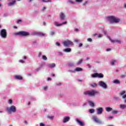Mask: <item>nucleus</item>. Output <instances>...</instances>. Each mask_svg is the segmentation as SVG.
Instances as JSON below:
<instances>
[{
  "label": "nucleus",
  "instance_id": "1",
  "mask_svg": "<svg viewBox=\"0 0 126 126\" xmlns=\"http://www.w3.org/2000/svg\"><path fill=\"white\" fill-rule=\"evenodd\" d=\"M99 92L97 91L96 90H92L90 91H86L84 92L83 94L86 96H90L91 97H94L95 96V94H98Z\"/></svg>",
  "mask_w": 126,
  "mask_h": 126
},
{
  "label": "nucleus",
  "instance_id": "2",
  "mask_svg": "<svg viewBox=\"0 0 126 126\" xmlns=\"http://www.w3.org/2000/svg\"><path fill=\"white\" fill-rule=\"evenodd\" d=\"M6 111L9 113V114H11V113H15L16 112V107L15 106L12 105L10 107H7Z\"/></svg>",
  "mask_w": 126,
  "mask_h": 126
},
{
  "label": "nucleus",
  "instance_id": "3",
  "mask_svg": "<svg viewBox=\"0 0 126 126\" xmlns=\"http://www.w3.org/2000/svg\"><path fill=\"white\" fill-rule=\"evenodd\" d=\"M108 19L111 23H113L114 22L117 23L119 22V21H120L119 19H116L114 16L108 17Z\"/></svg>",
  "mask_w": 126,
  "mask_h": 126
},
{
  "label": "nucleus",
  "instance_id": "4",
  "mask_svg": "<svg viewBox=\"0 0 126 126\" xmlns=\"http://www.w3.org/2000/svg\"><path fill=\"white\" fill-rule=\"evenodd\" d=\"M0 35L2 37V38H6V37H7L6 30L2 29L0 32Z\"/></svg>",
  "mask_w": 126,
  "mask_h": 126
},
{
  "label": "nucleus",
  "instance_id": "5",
  "mask_svg": "<svg viewBox=\"0 0 126 126\" xmlns=\"http://www.w3.org/2000/svg\"><path fill=\"white\" fill-rule=\"evenodd\" d=\"M16 35H20V36H23L24 37H26L27 36H29L30 33L28 32L21 31L16 33Z\"/></svg>",
  "mask_w": 126,
  "mask_h": 126
},
{
  "label": "nucleus",
  "instance_id": "6",
  "mask_svg": "<svg viewBox=\"0 0 126 126\" xmlns=\"http://www.w3.org/2000/svg\"><path fill=\"white\" fill-rule=\"evenodd\" d=\"M98 85L100 87H102V88H103V89H107V88H108V87L107 86V84H106L103 81L98 82Z\"/></svg>",
  "mask_w": 126,
  "mask_h": 126
},
{
  "label": "nucleus",
  "instance_id": "7",
  "mask_svg": "<svg viewBox=\"0 0 126 126\" xmlns=\"http://www.w3.org/2000/svg\"><path fill=\"white\" fill-rule=\"evenodd\" d=\"M93 119L94 122H95L97 124H102V122H101V120H100V119H99V118H98L97 117L94 116H93Z\"/></svg>",
  "mask_w": 126,
  "mask_h": 126
},
{
  "label": "nucleus",
  "instance_id": "8",
  "mask_svg": "<svg viewBox=\"0 0 126 126\" xmlns=\"http://www.w3.org/2000/svg\"><path fill=\"white\" fill-rule=\"evenodd\" d=\"M119 95L120 96H122V99H126V91H122L120 92L119 93Z\"/></svg>",
  "mask_w": 126,
  "mask_h": 126
},
{
  "label": "nucleus",
  "instance_id": "9",
  "mask_svg": "<svg viewBox=\"0 0 126 126\" xmlns=\"http://www.w3.org/2000/svg\"><path fill=\"white\" fill-rule=\"evenodd\" d=\"M63 44L64 46H65V47H67V46H69V45H73V43H72V42H71L69 40L64 41L63 43Z\"/></svg>",
  "mask_w": 126,
  "mask_h": 126
},
{
  "label": "nucleus",
  "instance_id": "10",
  "mask_svg": "<svg viewBox=\"0 0 126 126\" xmlns=\"http://www.w3.org/2000/svg\"><path fill=\"white\" fill-rule=\"evenodd\" d=\"M96 110H97V115H101L103 113L102 107H99V108H96Z\"/></svg>",
  "mask_w": 126,
  "mask_h": 126
},
{
  "label": "nucleus",
  "instance_id": "11",
  "mask_svg": "<svg viewBox=\"0 0 126 126\" xmlns=\"http://www.w3.org/2000/svg\"><path fill=\"white\" fill-rule=\"evenodd\" d=\"M67 23V22L65 21L62 23H59L57 22H55V26H62V25H63V24H66Z\"/></svg>",
  "mask_w": 126,
  "mask_h": 126
},
{
  "label": "nucleus",
  "instance_id": "12",
  "mask_svg": "<svg viewBox=\"0 0 126 126\" xmlns=\"http://www.w3.org/2000/svg\"><path fill=\"white\" fill-rule=\"evenodd\" d=\"M60 16L61 19H62V20H63L64 18H65V15H64V14H63V12H61V13L60 14Z\"/></svg>",
  "mask_w": 126,
  "mask_h": 126
},
{
  "label": "nucleus",
  "instance_id": "13",
  "mask_svg": "<svg viewBox=\"0 0 126 126\" xmlns=\"http://www.w3.org/2000/svg\"><path fill=\"white\" fill-rule=\"evenodd\" d=\"M76 121L77 123H78V124H79V125H80V126H84V123H83L82 121H80V120H79V119H76Z\"/></svg>",
  "mask_w": 126,
  "mask_h": 126
},
{
  "label": "nucleus",
  "instance_id": "14",
  "mask_svg": "<svg viewBox=\"0 0 126 126\" xmlns=\"http://www.w3.org/2000/svg\"><path fill=\"white\" fill-rule=\"evenodd\" d=\"M16 2V0H12V1L11 2L8 3V5L9 6H12V5H14Z\"/></svg>",
  "mask_w": 126,
  "mask_h": 126
},
{
  "label": "nucleus",
  "instance_id": "15",
  "mask_svg": "<svg viewBox=\"0 0 126 126\" xmlns=\"http://www.w3.org/2000/svg\"><path fill=\"white\" fill-rule=\"evenodd\" d=\"M110 40L112 43H118V44H121L122 43V42L120 40H113L111 38H110Z\"/></svg>",
  "mask_w": 126,
  "mask_h": 126
},
{
  "label": "nucleus",
  "instance_id": "16",
  "mask_svg": "<svg viewBox=\"0 0 126 126\" xmlns=\"http://www.w3.org/2000/svg\"><path fill=\"white\" fill-rule=\"evenodd\" d=\"M70 118L69 117H64V119L63 120V123H67L68 121L70 120Z\"/></svg>",
  "mask_w": 126,
  "mask_h": 126
},
{
  "label": "nucleus",
  "instance_id": "17",
  "mask_svg": "<svg viewBox=\"0 0 126 126\" xmlns=\"http://www.w3.org/2000/svg\"><path fill=\"white\" fill-rule=\"evenodd\" d=\"M49 67L50 68H54L55 66H56V64L55 63H52V64H49L48 65Z\"/></svg>",
  "mask_w": 126,
  "mask_h": 126
},
{
  "label": "nucleus",
  "instance_id": "18",
  "mask_svg": "<svg viewBox=\"0 0 126 126\" xmlns=\"http://www.w3.org/2000/svg\"><path fill=\"white\" fill-rule=\"evenodd\" d=\"M16 79H18L19 80H22V77L20 75H16L15 76Z\"/></svg>",
  "mask_w": 126,
  "mask_h": 126
},
{
  "label": "nucleus",
  "instance_id": "19",
  "mask_svg": "<svg viewBox=\"0 0 126 126\" xmlns=\"http://www.w3.org/2000/svg\"><path fill=\"white\" fill-rule=\"evenodd\" d=\"M82 70H83L82 68L77 67L75 68V71H82Z\"/></svg>",
  "mask_w": 126,
  "mask_h": 126
},
{
  "label": "nucleus",
  "instance_id": "20",
  "mask_svg": "<svg viewBox=\"0 0 126 126\" xmlns=\"http://www.w3.org/2000/svg\"><path fill=\"white\" fill-rule=\"evenodd\" d=\"M97 77L98 78H103V77H104V74L102 73H98Z\"/></svg>",
  "mask_w": 126,
  "mask_h": 126
},
{
  "label": "nucleus",
  "instance_id": "21",
  "mask_svg": "<svg viewBox=\"0 0 126 126\" xmlns=\"http://www.w3.org/2000/svg\"><path fill=\"white\" fill-rule=\"evenodd\" d=\"M92 77H93V78L98 77V73H95L92 74Z\"/></svg>",
  "mask_w": 126,
  "mask_h": 126
},
{
  "label": "nucleus",
  "instance_id": "22",
  "mask_svg": "<svg viewBox=\"0 0 126 126\" xmlns=\"http://www.w3.org/2000/svg\"><path fill=\"white\" fill-rule=\"evenodd\" d=\"M120 108L121 109H126V104H121L120 105Z\"/></svg>",
  "mask_w": 126,
  "mask_h": 126
},
{
  "label": "nucleus",
  "instance_id": "23",
  "mask_svg": "<svg viewBox=\"0 0 126 126\" xmlns=\"http://www.w3.org/2000/svg\"><path fill=\"white\" fill-rule=\"evenodd\" d=\"M66 53H69V52H71V49L70 48H66L64 50Z\"/></svg>",
  "mask_w": 126,
  "mask_h": 126
},
{
  "label": "nucleus",
  "instance_id": "24",
  "mask_svg": "<svg viewBox=\"0 0 126 126\" xmlns=\"http://www.w3.org/2000/svg\"><path fill=\"white\" fill-rule=\"evenodd\" d=\"M89 103L90 105L91 106V107H94L95 106V104L92 101H89Z\"/></svg>",
  "mask_w": 126,
  "mask_h": 126
},
{
  "label": "nucleus",
  "instance_id": "25",
  "mask_svg": "<svg viewBox=\"0 0 126 126\" xmlns=\"http://www.w3.org/2000/svg\"><path fill=\"white\" fill-rule=\"evenodd\" d=\"M113 83H115V84H120V82L119 80H115L113 81Z\"/></svg>",
  "mask_w": 126,
  "mask_h": 126
},
{
  "label": "nucleus",
  "instance_id": "26",
  "mask_svg": "<svg viewBox=\"0 0 126 126\" xmlns=\"http://www.w3.org/2000/svg\"><path fill=\"white\" fill-rule=\"evenodd\" d=\"M112 108L111 107H106V111H107V112H111V111H112Z\"/></svg>",
  "mask_w": 126,
  "mask_h": 126
},
{
  "label": "nucleus",
  "instance_id": "27",
  "mask_svg": "<svg viewBox=\"0 0 126 126\" xmlns=\"http://www.w3.org/2000/svg\"><path fill=\"white\" fill-rule=\"evenodd\" d=\"M89 112L91 114H93L95 112V109H89Z\"/></svg>",
  "mask_w": 126,
  "mask_h": 126
},
{
  "label": "nucleus",
  "instance_id": "28",
  "mask_svg": "<svg viewBox=\"0 0 126 126\" xmlns=\"http://www.w3.org/2000/svg\"><path fill=\"white\" fill-rule=\"evenodd\" d=\"M82 62H83V60H82V59L80 60L77 63V64L78 65V64H80L82 63Z\"/></svg>",
  "mask_w": 126,
  "mask_h": 126
},
{
  "label": "nucleus",
  "instance_id": "29",
  "mask_svg": "<svg viewBox=\"0 0 126 126\" xmlns=\"http://www.w3.org/2000/svg\"><path fill=\"white\" fill-rule=\"evenodd\" d=\"M91 86H92L93 87V88H94L95 87H97V84L96 83H94L93 84L91 85Z\"/></svg>",
  "mask_w": 126,
  "mask_h": 126
},
{
  "label": "nucleus",
  "instance_id": "30",
  "mask_svg": "<svg viewBox=\"0 0 126 126\" xmlns=\"http://www.w3.org/2000/svg\"><path fill=\"white\" fill-rule=\"evenodd\" d=\"M68 65H69V66H73L74 64H73V63H68Z\"/></svg>",
  "mask_w": 126,
  "mask_h": 126
},
{
  "label": "nucleus",
  "instance_id": "31",
  "mask_svg": "<svg viewBox=\"0 0 126 126\" xmlns=\"http://www.w3.org/2000/svg\"><path fill=\"white\" fill-rule=\"evenodd\" d=\"M42 59L44 60V61H47V60L48 59V58H47V57H46V56L43 55L42 56Z\"/></svg>",
  "mask_w": 126,
  "mask_h": 126
},
{
  "label": "nucleus",
  "instance_id": "32",
  "mask_svg": "<svg viewBox=\"0 0 126 126\" xmlns=\"http://www.w3.org/2000/svg\"><path fill=\"white\" fill-rule=\"evenodd\" d=\"M48 119H49L50 120H53L54 119V116H47Z\"/></svg>",
  "mask_w": 126,
  "mask_h": 126
},
{
  "label": "nucleus",
  "instance_id": "33",
  "mask_svg": "<svg viewBox=\"0 0 126 126\" xmlns=\"http://www.w3.org/2000/svg\"><path fill=\"white\" fill-rule=\"evenodd\" d=\"M75 1L79 3L80 2H82V1H83V0H75Z\"/></svg>",
  "mask_w": 126,
  "mask_h": 126
},
{
  "label": "nucleus",
  "instance_id": "34",
  "mask_svg": "<svg viewBox=\"0 0 126 126\" xmlns=\"http://www.w3.org/2000/svg\"><path fill=\"white\" fill-rule=\"evenodd\" d=\"M55 33H56V32H55L54 31L51 32H50V35H51L52 36H53V35H55Z\"/></svg>",
  "mask_w": 126,
  "mask_h": 126
},
{
  "label": "nucleus",
  "instance_id": "35",
  "mask_svg": "<svg viewBox=\"0 0 126 126\" xmlns=\"http://www.w3.org/2000/svg\"><path fill=\"white\" fill-rule=\"evenodd\" d=\"M119 112L118 111L114 110L112 111V114H118Z\"/></svg>",
  "mask_w": 126,
  "mask_h": 126
},
{
  "label": "nucleus",
  "instance_id": "36",
  "mask_svg": "<svg viewBox=\"0 0 126 126\" xmlns=\"http://www.w3.org/2000/svg\"><path fill=\"white\" fill-rule=\"evenodd\" d=\"M116 63V61H115V60H114L113 61H112V62H111V64H112V65H114V64H115V63Z\"/></svg>",
  "mask_w": 126,
  "mask_h": 126
},
{
  "label": "nucleus",
  "instance_id": "37",
  "mask_svg": "<svg viewBox=\"0 0 126 126\" xmlns=\"http://www.w3.org/2000/svg\"><path fill=\"white\" fill-rule=\"evenodd\" d=\"M44 90H47L48 89V86H45L43 87Z\"/></svg>",
  "mask_w": 126,
  "mask_h": 126
},
{
  "label": "nucleus",
  "instance_id": "38",
  "mask_svg": "<svg viewBox=\"0 0 126 126\" xmlns=\"http://www.w3.org/2000/svg\"><path fill=\"white\" fill-rule=\"evenodd\" d=\"M39 36H45V34L43 33H39Z\"/></svg>",
  "mask_w": 126,
  "mask_h": 126
},
{
  "label": "nucleus",
  "instance_id": "39",
  "mask_svg": "<svg viewBox=\"0 0 126 126\" xmlns=\"http://www.w3.org/2000/svg\"><path fill=\"white\" fill-rule=\"evenodd\" d=\"M87 41H88V42H92V38H88Z\"/></svg>",
  "mask_w": 126,
  "mask_h": 126
},
{
  "label": "nucleus",
  "instance_id": "40",
  "mask_svg": "<svg viewBox=\"0 0 126 126\" xmlns=\"http://www.w3.org/2000/svg\"><path fill=\"white\" fill-rule=\"evenodd\" d=\"M88 3V1H86L84 3H83V5H86V4H87Z\"/></svg>",
  "mask_w": 126,
  "mask_h": 126
},
{
  "label": "nucleus",
  "instance_id": "41",
  "mask_svg": "<svg viewBox=\"0 0 126 126\" xmlns=\"http://www.w3.org/2000/svg\"><path fill=\"white\" fill-rule=\"evenodd\" d=\"M9 104H12V99L9 100Z\"/></svg>",
  "mask_w": 126,
  "mask_h": 126
},
{
  "label": "nucleus",
  "instance_id": "42",
  "mask_svg": "<svg viewBox=\"0 0 126 126\" xmlns=\"http://www.w3.org/2000/svg\"><path fill=\"white\" fill-rule=\"evenodd\" d=\"M42 1H43V2H48V1H51V0H42Z\"/></svg>",
  "mask_w": 126,
  "mask_h": 126
},
{
  "label": "nucleus",
  "instance_id": "43",
  "mask_svg": "<svg viewBox=\"0 0 126 126\" xmlns=\"http://www.w3.org/2000/svg\"><path fill=\"white\" fill-rule=\"evenodd\" d=\"M56 45L57 46H60L61 45V44H60V43L57 42H56Z\"/></svg>",
  "mask_w": 126,
  "mask_h": 126
},
{
  "label": "nucleus",
  "instance_id": "44",
  "mask_svg": "<svg viewBox=\"0 0 126 126\" xmlns=\"http://www.w3.org/2000/svg\"><path fill=\"white\" fill-rule=\"evenodd\" d=\"M20 63H24V61L23 60H20L19 61Z\"/></svg>",
  "mask_w": 126,
  "mask_h": 126
},
{
  "label": "nucleus",
  "instance_id": "45",
  "mask_svg": "<svg viewBox=\"0 0 126 126\" xmlns=\"http://www.w3.org/2000/svg\"><path fill=\"white\" fill-rule=\"evenodd\" d=\"M41 56H42V53L41 52H39V54H38L39 58H40V57H41Z\"/></svg>",
  "mask_w": 126,
  "mask_h": 126
},
{
  "label": "nucleus",
  "instance_id": "46",
  "mask_svg": "<svg viewBox=\"0 0 126 126\" xmlns=\"http://www.w3.org/2000/svg\"><path fill=\"white\" fill-rule=\"evenodd\" d=\"M74 41L75 42V43H78V42H79V41L77 39H74Z\"/></svg>",
  "mask_w": 126,
  "mask_h": 126
},
{
  "label": "nucleus",
  "instance_id": "47",
  "mask_svg": "<svg viewBox=\"0 0 126 126\" xmlns=\"http://www.w3.org/2000/svg\"><path fill=\"white\" fill-rule=\"evenodd\" d=\"M82 46H83V44L82 43H80L79 45V48H80V47H82Z\"/></svg>",
  "mask_w": 126,
  "mask_h": 126
},
{
  "label": "nucleus",
  "instance_id": "48",
  "mask_svg": "<svg viewBox=\"0 0 126 126\" xmlns=\"http://www.w3.org/2000/svg\"><path fill=\"white\" fill-rule=\"evenodd\" d=\"M101 37H103V35H102V34H99V35H98V38H101Z\"/></svg>",
  "mask_w": 126,
  "mask_h": 126
},
{
  "label": "nucleus",
  "instance_id": "49",
  "mask_svg": "<svg viewBox=\"0 0 126 126\" xmlns=\"http://www.w3.org/2000/svg\"><path fill=\"white\" fill-rule=\"evenodd\" d=\"M40 126H45V124H44L43 123H40Z\"/></svg>",
  "mask_w": 126,
  "mask_h": 126
},
{
  "label": "nucleus",
  "instance_id": "50",
  "mask_svg": "<svg viewBox=\"0 0 126 126\" xmlns=\"http://www.w3.org/2000/svg\"><path fill=\"white\" fill-rule=\"evenodd\" d=\"M87 65V66H88V67H89V68H91V65L90 64H88Z\"/></svg>",
  "mask_w": 126,
  "mask_h": 126
},
{
  "label": "nucleus",
  "instance_id": "51",
  "mask_svg": "<svg viewBox=\"0 0 126 126\" xmlns=\"http://www.w3.org/2000/svg\"><path fill=\"white\" fill-rule=\"evenodd\" d=\"M111 48H107V49H106V51H107V52H109V51H111Z\"/></svg>",
  "mask_w": 126,
  "mask_h": 126
},
{
  "label": "nucleus",
  "instance_id": "52",
  "mask_svg": "<svg viewBox=\"0 0 126 126\" xmlns=\"http://www.w3.org/2000/svg\"><path fill=\"white\" fill-rule=\"evenodd\" d=\"M69 2H70V3H73V1L71 0H69Z\"/></svg>",
  "mask_w": 126,
  "mask_h": 126
},
{
  "label": "nucleus",
  "instance_id": "53",
  "mask_svg": "<svg viewBox=\"0 0 126 126\" xmlns=\"http://www.w3.org/2000/svg\"><path fill=\"white\" fill-rule=\"evenodd\" d=\"M21 20H18V21L17 22V23H20V22H21Z\"/></svg>",
  "mask_w": 126,
  "mask_h": 126
},
{
  "label": "nucleus",
  "instance_id": "54",
  "mask_svg": "<svg viewBox=\"0 0 126 126\" xmlns=\"http://www.w3.org/2000/svg\"><path fill=\"white\" fill-rule=\"evenodd\" d=\"M46 9V7H43L42 8V10H45Z\"/></svg>",
  "mask_w": 126,
  "mask_h": 126
},
{
  "label": "nucleus",
  "instance_id": "55",
  "mask_svg": "<svg viewBox=\"0 0 126 126\" xmlns=\"http://www.w3.org/2000/svg\"><path fill=\"white\" fill-rule=\"evenodd\" d=\"M49 80H52V78H48L47 81H49Z\"/></svg>",
  "mask_w": 126,
  "mask_h": 126
},
{
  "label": "nucleus",
  "instance_id": "56",
  "mask_svg": "<svg viewBox=\"0 0 126 126\" xmlns=\"http://www.w3.org/2000/svg\"><path fill=\"white\" fill-rule=\"evenodd\" d=\"M69 72H74L75 71H72L71 70H69Z\"/></svg>",
  "mask_w": 126,
  "mask_h": 126
},
{
  "label": "nucleus",
  "instance_id": "57",
  "mask_svg": "<svg viewBox=\"0 0 126 126\" xmlns=\"http://www.w3.org/2000/svg\"><path fill=\"white\" fill-rule=\"evenodd\" d=\"M114 98H115V100H119L118 97H115Z\"/></svg>",
  "mask_w": 126,
  "mask_h": 126
},
{
  "label": "nucleus",
  "instance_id": "58",
  "mask_svg": "<svg viewBox=\"0 0 126 126\" xmlns=\"http://www.w3.org/2000/svg\"><path fill=\"white\" fill-rule=\"evenodd\" d=\"M74 31H75L76 32H77V31H78V29H75L74 30Z\"/></svg>",
  "mask_w": 126,
  "mask_h": 126
},
{
  "label": "nucleus",
  "instance_id": "59",
  "mask_svg": "<svg viewBox=\"0 0 126 126\" xmlns=\"http://www.w3.org/2000/svg\"><path fill=\"white\" fill-rule=\"evenodd\" d=\"M104 35H107V32L105 31H104Z\"/></svg>",
  "mask_w": 126,
  "mask_h": 126
},
{
  "label": "nucleus",
  "instance_id": "60",
  "mask_svg": "<svg viewBox=\"0 0 126 126\" xmlns=\"http://www.w3.org/2000/svg\"><path fill=\"white\" fill-rule=\"evenodd\" d=\"M38 70H40V68H38L36 69V71H38Z\"/></svg>",
  "mask_w": 126,
  "mask_h": 126
},
{
  "label": "nucleus",
  "instance_id": "61",
  "mask_svg": "<svg viewBox=\"0 0 126 126\" xmlns=\"http://www.w3.org/2000/svg\"><path fill=\"white\" fill-rule=\"evenodd\" d=\"M108 119H113V117L112 116H110L108 117Z\"/></svg>",
  "mask_w": 126,
  "mask_h": 126
},
{
  "label": "nucleus",
  "instance_id": "62",
  "mask_svg": "<svg viewBox=\"0 0 126 126\" xmlns=\"http://www.w3.org/2000/svg\"><path fill=\"white\" fill-rule=\"evenodd\" d=\"M119 71H120V70H119V69H117V70H116V72H119Z\"/></svg>",
  "mask_w": 126,
  "mask_h": 126
},
{
  "label": "nucleus",
  "instance_id": "63",
  "mask_svg": "<svg viewBox=\"0 0 126 126\" xmlns=\"http://www.w3.org/2000/svg\"><path fill=\"white\" fill-rule=\"evenodd\" d=\"M24 123H25V124H26V125H27V121H25Z\"/></svg>",
  "mask_w": 126,
  "mask_h": 126
},
{
  "label": "nucleus",
  "instance_id": "64",
  "mask_svg": "<svg viewBox=\"0 0 126 126\" xmlns=\"http://www.w3.org/2000/svg\"><path fill=\"white\" fill-rule=\"evenodd\" d=\"M124 7L126 8V4H124Z\"/></svg>",
  "mask_w": 126,
  "mask_h": 126
}]
</instances>
